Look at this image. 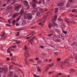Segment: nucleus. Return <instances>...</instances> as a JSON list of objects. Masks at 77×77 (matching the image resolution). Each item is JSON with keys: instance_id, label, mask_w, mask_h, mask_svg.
Wrapping results in <instances>:
<instances>
[{"instance_id": "32", "label": "nucleus", "mask_w": 77, "mask_h": 77, "mask_svg": "<svg viewBox=\"0 0 77 77\" xmlns=\"http://www.w3.org/2000/svg\"><path fill=\"white\" fill-rule=\"evenodd\" d=\"M65 64L66 65H67V66H68L69 65H70V64L69 63V62H68V63H66Z\"/></svg>"}, {"instance_id": "24", "label": "nucleus", "mask_w": 77, "mask_h": 77, "mask_svg": "<svg viewBox=\"0 0 77 77\" xmlns=\"http://www.w3.org/2000/svg\"><path fill=\"white\" fill-rule=\"evenodd\" d=\"M25 63L26 64V65H29V63H28V62H27V60H25Z\"/></svg>"}, {"instance_id": "7", "label": "nucleus", "mask_w": 77, "mask_h": 77, "mask_svg": "<svg viewBox=\"0 0 77 77\" xmlns=\"http://www.w3.org/2000/svg\"><path fill=\"white\" fill-rule=\"evenodd\" d=\"M37 11H38V8L36 7L34 8V11H32V14H33V12H36Z\"/></svg>"}, {"instance_id": "34", "label": "nucleus", "mask_w": 77, "mask_h": 77, "mask_svg": "<svg viewBox=\"0 0 77 77\" xmlns=\"http://www.w3.org/2000/svg\"><path fill=\"white\" fill-rule=\"evenodd\" d=\"M56 21V19H54L52 20V22H55Z\"/></svg>"}, {"instance_id": "40", "label": "nucleus", "mask_w": 77, "mask_h": 77, "mask_svg": "<svg viewBox=\"0 0 77 77\" xmlns=\"http://www.w3.org/2000/svg\"><path fill=\"white\" fill-rule=\"evenodd\" d=\"M6 25L7 26H8V27H11V25L9 24H6Z\"/></svg>"}, {"instance_id": "8", "label": "nucleus", "mask_w": 77, "mask_h": 77, "mask_svg": "<svg viewBox=\"0 0 77 77\" xmlns=\"http://www.w3.org/2000/svg\"><path fill=\"white\" fill-rule=\"evenodd\" d=\"M12 72H11L8 74L9 77H11V76H12V75H13V73Z\"/></svg>"}, {"instance_id": "53", "label": "nucleus", "mask_w": 77, "mask_h": 77, "mask_svg": "<svg viewBox=\"0 0 77 77\" xmlns=\"http://www.w3.org/2000/svg\"><path fill=\"white\" fill-rule=\"evenodd\" d=\"M26 24V22H22V24Z\"/></svg>"}, {"instance_id": "12", "label": "nucleus", "mask_w": 77, "mask_h": 77, "mask_svg": "<svg viewBox=\"0 0 77 77\" xmlns=\"http://www.w3.org/2000/svg\"><path fill=\"white\" fill-rule=\"evenodd\" d=\"M12 8H13L12 6H9L8 8V9H9V10H12Z\"/></svg>"}, {"instance_id": "11", "label": "nucleus", "mask_w": 77, "mask_h": 77, "mask_svg": "<svg viewBox=\"0 0 77 77\" xmlns=\"http://www.w3.org/2000/svg\"><path fill=\"white\" fill-rule=\"evenodd\" d=\"M74 70L73 69H71L69 71V73H71L72 72H74Z\"/></svg>"}, {"instance_id": "42", "label": "nucleus", "mask_w": 77, "mask_h": 77, "mask_svg": "<svg viewBox=\"0 0 77 77\" xmlns=\"http://www.w3.org/2000/svg\"><path fill=\"white\" fill-rule=\"evenodd\" d=\"M20 18H21L20 16L19 17V18L17 19V22L18 21H19V20H20Z\"/></svg>"}, {"instance_id": "6", "label": "nucleus", "mask_w": 77, "mask_h": 77, "mask_svg": "<svg viewBox=\"0 0 77 77\" xmlns=\"http://www.w3.org/2000/svg\"><path fill=\"white\" fill-rule=\"evenodd\" d=\"M68 60L67 59H66L64 60V62H62V64H66V63H68Z\"/></svg>"}, {"instance_id": "43", "label": "nucleus", "mask_w": 77, "mask_h": 77, "mask_svg": "<svg viewBox=\"0 0 77 77\" xmlns=\"http://www.w3.org/2000/svg\"><path fill=\"white\" fill-rule=\"evenodd\" d=\"M53 72H48V74H53Z\"/></svg>"}, {"instance_id": "64", "label": "nucleus", "mask_w": 77, "mask_h": 77, "mask_svg": "<svg viewBox=\"0 0 77 77\" xmlns=\"http://www.w3.org/2000/svg\"><path fill=\"white\" fill-rule=\"evenodd\" d=\"M75 60H77V56L75 57Z\"/></svg>"}, {"instance_id": "3", "label": "nucleus", "mask_w": 77, "mask_h": 77, "mask_svg": "<svg viewBox=\"0 0 77 77\" xmlns=\"http://www.w3.org/2000/svg\"><path fill=\"white\" fill-rule=\"evenodd\" d=\"M73 3V0H69L67 5H71Z\"/></svg>"}, {"instance_id": "54", "label": "nucleus", "mask_w": 77, "mask_h": 77, "mask_svg": "<svg viewBox=\"0 0 77 77\" xmlns=\"http://www.w3.org/2000/svg\"><path fill=\"white\" fill-rule=\"evenodd\" d=\"M67 23H68V24H70V23H71L72 22H68V21H66Z\"/></svg>"}, {"instance_id": "25", "label": "nucleus", "mask_w": 77, "mask_h": 77, "mask_svg": "<svg viewBox=\"0 0 77 77\" xmlns=\"http://www.w3.org/2000/svg\"><path fill=\"white\" fill-rule=\"evenodd\" d=\"M36 15L37 16H39L40 15V13L39 12H37V13H36Z\"/></svg>"}, {"instance_id": "14", "label": "nucleus", "mask_w": 77, "mask_h": 77, "mask_svg": "<svg viewBox=\"0 0 77 77\" xmlns=\"http://www.w3.org/2000/svg\"><path fill=\"white\" fill-rule=\"evenodd\" d=\"M48 66H49L50 67H52V66H54V63H52L51 64H49Z\"/></svg>"}, {"instance_id": "63", "label": "nucleus", "mask_w": 77, "mask_h": 77, "mask_svg": "<svg viewBox=\"0 0 77 77\" xmlns=\"http://www.w3.org/2000/svg\"><path fill=\"white\" fill-rule=\"evenodd\" d=\"M40 47L41 48H44V46H40Z\"/></svg>"}, {"instance_id": "50", "label": "nucleus", "mask_w": 77, "mask_h": 77, "mask_svg": "<svg viewBox=\"0 0 77 77\" xmlns=\"http://www.w3.org/2000/svg\"><path fill=\"white\" fill-rule=\"evenodd\" d=\"M58 75H62V74L61 73H60L58 74Z\"/></svg>"}, {"instance_id": "37", "label": "nucleus", "mask_w": 77, "mask_h": 77, "mask_svg": "<svg viewBox=\"0 0 77 77\" xmlns=\"http://www.w3.org/2000/svg\"><path fill=\"white\" fill-rule=\"evenodd\" d=\"M7 52L8 53H11V51H9V49H8L7 50Z\"/></svg>"}, {"instance_id": "29", "label": "nucleus", "mask_w": 77, "mask_h": 77, "mask_svg": "<svg viewBox=\"0 0 77 77\" xmlns=\"http://www.w3.org/2000/svg\"><path fill=\"white\" fill-rule=\"evenodd\" d=\"M75 16V15L74 14H70V16L71 17H74Z\"/></svg>"}, {"instance_id": "36", "label": "nucleus", "mask_w": 77, "mask_h": 77, "mask_svg": "<svg viewBox=\"0 0 77 77\" xmlns=\"http://www.w3.org/2000/svg\"><path fill=\"white\" fill-rule=\"evenodd\" d=\"M74 45H76V46H77V42H75L73 43Z\"/></svg>"}, {"instance_id": "52", "label": "nucleus", "mask_w": 77, "mask_h": 77, "mask_svg": "<svg viewBox=\"0 0 77 77\" xmlns=\"http://www.w3.org/2000/svg\"><path fill=\"white\" fill-rule=\"evenodd\" d=\"M14 77H19L17 75H14Z\"/></svg>"}, {"instance_id": "2", "label": "nucleus", "mask_w": 77, "mask_h": 77, "mask_svg": "<svg viewBox=\"0 0 77 77\" xmlns=\"http://www.w3.org/2000/svg\"><path fill=\"white\" fill-rule=\"evenodd\" d=\"M28 0H26L25 1H23V2H24V4L26 5V6H27L29 5L28 4Z\"/></svg>"}, {"instance_id": "55", "label": "nucleus", "mask_w": 77, "mask_h": 77, "mask_svg": "<svg viewBox=\"0 0 77 77\" xmlns=\"http://www.w3.org/2000/svg\"><path fill=\"white\" fill-rule=\"evenodd\" d=\"M8 22L9 24H11V21L9 20H8Z\"/></svg>"}, {"instance_id": "31", "label": "nucleus", "mask_w": 77, "mask_h": 77, "mask_svg": "<svg viewBox=\"0 0 77 77\" xmlns=\"http://www.w3.org/2000/svg\"><path fill=\"white\" fill-rule=\"evenodd\" d=\"M52 24V25H53V24H54V26H57L58 25L57 24H56V23H53V24Z\"/></svg>"}, {"instance_id": "21", "label": "nucleus", "mask_w": 77, "mask_h": 77, "mask_svg": "<svg viewBox=\"0 0 77 77\" xmlns=\"http://www.w3.org/2000/svg\"><path fill=\"white\" fill-rule=\"evenodd\" d=\"M3 69L2 68H0V72H3Z\"/></svg>"}, {"instance_id": "61", "label": "nucleus", "mask_w": 77, "mask_h": 77, "mask_svg": "<svg viewBox=\"0 0 77 77\" xmlns=\"http://www.w3.org/2000/svg\"><path fill=\"white\" fill-rule=\"evenodd\" d=\"M34 77H38V75H36L35 74H34Z\"/></svg>"}, {"instance_id": "28", "label": "nucleus", "mask_w": 77, "mask_h": 77, "mask_svg": "<svg viewBox=\"0 0 77 77\" xmlns=\"http://www.w3.org/2000/svg\"><path fill=\"white\" fill-rule=\"evenodd\" d=\"M33 42V39H31L29 40V42Z\"/></svg>"}, {"instance_id": "62", "label": "nucleus", "mask_w": 77, "mask_h": 77, "mask_svg": "<svg viewBox=\"0 0 77 77\" xmlns=\"http://www.w3.org/2000/svg\"><path fill=\"white\" fill-rule=\"evenodd\" d=\"M64 36V35H63V34H62L61 35V37H63Z\"/></svg>"}, {"instance_id": "20", "label": "nucleus", "mask_w": 77, "mask_h": 77, "mask_svg": "<svg viewBox=\"0 0 77 77\" xmlns=\"http://www.w3.org/2000/svg\"><path fill=\"white\" fill-rule=\"evenodd\" d=\"M63 5V3H60L59 4H57L58 6H61Z\"/></svg>"}, {"instance_id": "35", "label": "nucleus", "mask_w": 77, "mask_h": 77, "mask_svg": "<svg viewBox=\"0 0 77 77\" xmlns=\"http://www.w3.org/2000/svg\"><path fill=\"white\" fill-rule=\"evenodd\" d=\"M51 26H53V24H50V25L48 26V27L50 28V29H51Z\"/></svg>"}, {"instance_id": "47", "label": "nucleus", "mask_w": 77, "mask_h": 77, "mask_svg": "<svg viewBox=\"0 0 77 77\" xmlns=\"http://www.w3.org/2000/svg\"><path fill=\"white\" fill-rule=\"evenodd\" d=\"M7 61H9L10 60V59L9 58H7Z\"/></svg>"}, {"instance_id": "15", "label": "nucleus", "mask_w": 77, "mask_h": 77, "mask_svg": "<svg viewBox=\"0 0 77 77\" xmlns=\"http://www.w3.org/2000/svg\"><path fill=\"white\" fill-rule=\"evenodd\" d=\"M21 5H19L15 9H18L20 8V7H21Z\"/></svg>"}, {"instance_id": "4", "label": "nucleus", "mask_w": 77, "mask_h": 77, "mask_svg": "<svg viewBox=\"0 0 77 77\" xmlns=\"http://www.w3.org/2000/svg\"><path fill=\"white\" fill-rule=\"evenodd\" d=\"M26 55H27L28 56H30V54L27 51H26V52L25 53L24 56L26 57H27Z\"/></svg>"}, {"instance_id": "19", "label": "nucleus", "mask_w": 77, "mask_h": 77, "mask_svg": "<svg viewBox=\"0 0 77 77\" xmlns=\"http://www.w3.org/2000/svg\"><path fill=\"white\" fill-rule=\"evenodd\" d=\"M37 70L39 72H41V71H42L41 69H40L39 68H38V67L37 68Z\"/></svg>"}, {"instance_id": "49", "label": "nucleus", "mask_w": 77, "mask_h": 77, "mask_svg": "<svg viewBox=\"0 0 77 77\" xmlns=\"http://www.w3.org/2000/svg\"><path fill=\"white\" fill-rule=\"evenodd\" d=\"M35 59V60H39V58H38L37 57Z\"/></svg>"}, {"instance_id": "1", "label": "nucleus", "mask_w": 77, "mask_h": 77, "mask_svg": "<svg viewBox=\"0 0 77 77\" xmlns=\"http://www.w3.org/2000/svg\"><path fill=\"white\" fill-rule=\"evenodd\" d=\"M32 15L29 13H28L27 14L25 13L24 14V17L25 20H27L28 18V20H32Z\"/></svg>"}, {"instance_id": "33", "label": "nucleus", "mask_w": 77, "mask_h": 77, "mask_svg": "<svg viewBox=\"0 0 77 77\" xmlns=\"http://www.w3.org/2000/svg\"><path fill=\"white\" fill-rule=\"evenodd\" d=\"M57 18V15H55L54 16V19H55V20H56Z\"/></svg>"}, {"instance_id": "23", "label": "nucleus", "mask_w": 77, "mask_h": 77, "mask_svg": "<svg viewBox=\"0 0 77 77\" xmlns=\"http://www.w3.org/2000/svg\"><path fill=\"white\" fill-rule=\"evenodd\" d=\"M42 2L43 3V4L44 5V4H45V3H46V1L45 0H42Z\"/></svg>"}, {"instance_id": "10", "label": "nucleus", "mask_w": 77, "mask_h": 77, "mask_svg": "<svg viewBox=\"0 0 77 77\" xmlns=\"http://www.w3.org/2000/svg\"><path fill=\"white\" fill-rule=\"evenodd\" d=\"M32 6L33 7V8H36V4L35 3H33L32 5Z\"/></svg>"}, {"instance_id": "26", "label": "nucleus", "mask_w": 77, "mask_h": 77, "mask_svg": "<svg viewBox=\"0 0 77 77\" xmlns=\"http://www.w3.org/2000/svg\"><path fill=\"white\" fill-rule=\"evenodd\" d=\"M15 21L14 20L12 22V24L13 26L15 25Z\"/></svg>"}, {"instance_id": "56", "label": "nucleus", "mask_w": 77, "mask_h": 77, "mask_svg": "<svg viewBox=\"0 0 77 77\" xmlns=\"http://www.w3.org/2000/svg\"><path fill=\"white\" fill-rule=\"evenodd\" d=\"M32 35H35V32H32Z\"/></svg>"}, {"instance_id": "18", "label": "nucleus", "mask_w": 77, "mask_h": 77, "mask_svg": "<svg viewBox=\"0 0 77 77\" xmlns=\"http://www.w3.org/2000/svg\"><path fill=\"white\" fill-rule=\"evenodd\" d=\"M19 13L21 14H23V13H24V10L22 9Z\"/></svg>"}, {"instance_id": "16", "label": "nucleus", "mask_w": 77, "mask_h": 77, "mask_svg": "<svg viewBox=\"0 0 77 77\" xmlns=\"http://www.w3.org/2000/svg\"><path fill=\"white\" fill-rule=\"evenodd\" d=\"M17 16V14H13L12 17L13 18H15V17H16Z\"/></svg>"}, {"instance_id": "22", "label": "nucleus", "mask_w": 77, "mask_h": 77, "mask_svg": "<svg viewBox=\"0 0 77 77\" xmlns=\"http://www.w3.org/2000/svg\"><path fill=\"white\" fill-rule=\"evenodd\" d=\"M29 62H31L33 63L34 62V60L33 59H29Z\"/></svg>"}, {"instance_id": "30", "label": "nucleus", "mask_w": 77, "mask_h": 77, "mask_svg": "<svg viewBox=\"0 0 77 77\" xmlns=\"http://www.w3.org/2000/svg\"><path fill=\"white\" fill-rule=\"evenodd\" d=\"M54 54H55V55H58V52H54Z\"/></svg>"}, {"instance_id": "13", "label": "nucleus", "mask_w": 77, "mask_h": 77, "mask_svg": "<svg viewBox=\"0 0 77 77\" xmlns=\"http://www.w3.org/2000/svg\"><path fill=\"white\" fill-rule=\"evenodd\" d=\"M40 12L41 14H42L44 12V10H43V9L41 8L40 10Z\"/></svg>"}, {"instance_id": "17", "label": "nucleus", "mask_w": 77, "mask_h": 77, "mask_svg": "<svg viewBox=\"0 0 77 77\" xmlns=\"http://www.w3.org/2000/svg\"><path fill=\"white\" fill-rule=\"evenodd\" d=\"M55 13H57L58 12V8H56L55 9Z\"/></svg>"}, {"instance_id": "5", "label": "nucleus", "mask_w": 77, "mask_h": 77, "mask_svg": "<svg viewBox=\"0 0 77 77\" xmlns=\"http://www.w3.org/2000/svg\"><path fill=\"white\" fill-rule=\"evenodd\" d=\"M32 2H34L35 3H38V4H40L41 3V1L40 0L39 1V2H37V1L36 0H32Z\"/></svg>"}, {"instance_id": "58", "label": "nucleus", "mask_w": 77, "mask_h": 77, "mask_svg": "<svg viewBox=\"0 0 77 77\" xmlns=\"http://www.w3.org/2000/svg\"><path fill=\"white\" fill-rule=\"evenodd\" d=\"M27 47L26 46H25V50H27Z\"/></svg>"}, {"instance_id": "59", "label": "nucleus", "mask_w": 77, "mask_h": 77, "mask_svg": "<svg viewBox=\"0 0 77 77\" xmlns=\"http://www.w3.org/2000/svg\"><path fill=\"white\" fill-rule=\"evenodd\" d=\"M35 37H35V36H34L33 38H32V39L33 40V39H35Z\"/></svg>"}, {"instance_id": "46", "label": "nucleus", "mask_w": 77, "mask_h": 77, "mask_svg": "<svg viewBox=\"0 0 77 77\" xmlns=\"http://www.w3.org/2000/svg\"><path fill=\"white\" fill-rule=\"evenodd\" d=\"M53 34H49L48 35V36H51V35H53Z\"/></svg>"}, {"instance_id": "44", "label": "nucleus", "mask_w": 77, "mask_h": 77, "mask_svg": "<svg viewBox=\"0 0 77 77\" xmlns=\"http://www.w3.org/2000/svg\"><path fill=\"white\" fill-rule=\"evenodd\" d=\"M12 48H17V46L14 45L12 47Z\"/></svg>"}, {"instance_id": "38", "label": "nucleus", "mask_w": 77, "mask_h": 77, "mask_svg": "<svg viewBox=\"0 0 77 77\" xmlns=\"http://www.w3.org/2000/svg\"><path fill=\"white\" fill-rule=\"evenodd\" d=\"M57 61L58 62H60V59L58 58L57 60Z\"/></svg>"}, {"instance_id": "45", "label": "nucleus", "mask_w": 77, "mask_h": 77, "mask_svg": "<svg viewBox=\"0 0 77 77\" xmlns=\"http://www.w3.org/2000/svg\"><path fill=\"white\" fill-rule=\"evenodd\" d=\"M77 11V10H75V9H74L73 10H72V12H75V11Z\"/></svg>"}, {"instance_id": "48", "label": "nucleus", "mask_w": 77, "mask_h": 77, "mask_svg": "<svg viewBox=\"0 0 77 77\" xmlns=\"http://www.w3.org/2000/svg\"><path fill=\"white\" fill-rule=\"evenodd\" d=\"M69 5H68V3H67V5H66V6L67 8H69Z\"/></svg>"}, {"instance_id": "41", "label": "nucleus", "mask_w": 77, "mask_h": 77, "mask_svg": "<svg viewBox=\"0 0 77 77\" xmlns=\"http://www.w3.org/2000/svg\"><path fill=\"white\" fill-rule=\"evenodd\" d=\"M60 10H62V12H64V11H65V9L63 8H61Z\"/></svg>"}, {"instance_id": "9", "label": "nucleus", "mask_w": 77, "mask_h": 77, "mask_svg": "<svg viewBox=\"0 0 77 77\" xmlns=\"http://www.w3.org/2000/svg\"><path fill=\"white\" fill-rule=\"evenodd\" d=\"M3 69L4 71V72L5 74H6V72H8V69L7 68H3Z\"/></svg>"}, {"instance_id": "39", "label": "nucleus", "mask_w": 77, "mask_h": 77, "mask_svg": "<svg viewBox=\"0 0 77 77\" xmlns=\"http://www.w3.org/2000/svg\"><path fill=\"white\" fill-rule=\"evenodd\" d=\"M63 33H64V34H66V33H67V32L66 31H63Z\"/></svg>"}, {"instance_id": "57", "label": "nucleus", "mask_w": 77, "mask_h": 77, "mask_svg": "<svg viewBox=\"0 0 77 77\" xmlns=\"http://www.w3.org/2000/svg\"><path fill=\"white\" fill-rule=\"evenodd\" d=\"M58 21H61V20H62V19H58Z\"/></svg>"}, {"instance_id": "60", "label": "nucleus", "mask_w": 77, "mask_h": 77, "mask_svg": "<svg viewBox=\"0 0 77 77\" xmlns=\"http://www.w3.org/2000/svg\"><path fill=\"white\" fill-rule=\"evenodd\" d=\"M16 26H19V23H17L16 24Z\"/></svg>"}, {"instance_id": "51", "label": "nucleus", "mask_w": 77, "mask_h": 77, "mask_svg": "<svg viewBox=\"0 0 77 77\" xmlns=\"http://www.w3.org/2000/svg\"><path fill=\"white\" fill-rule=\"evenodd\" d=\"M59 29H57V30L56 31L57 32V33L59 32Z\"/></svg>"}, {"instance_id": "27", "label": "nucleus", "mask_w": 77, "mask_h": 77, "mask_svg": "<svg viewBox=\"0 0 77 77\" xmlns=\"http://www.w3.org/2000/svg\"><path fill=\"white\" fill-rule=\"evenodd\" d=\"M13 68L12 66H9V70H11Z\"/></svg>"}]
</instances>
